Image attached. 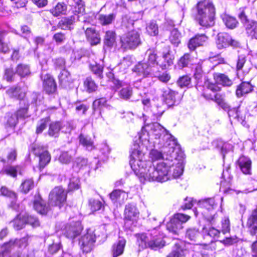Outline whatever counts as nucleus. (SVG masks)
Instances as JSON below:
<instances>
[{
  "label": "nucleus",
  "instance_id": "6e6552de",
  "mask_svg": "<svg viewBox=\"0 0 257 257\" xmlns=\"http://www.w3.org/2000/svg\"><path fill=\"white\" fill-rule=\"evenodd\" d=\"M133 72L138 76L147 77L153 74L155 72V69L148 63L140 62L134 67Z\"/></svg>",
  "mask_w": 257,
  "mask_h": 257
},
{
  "label": "nucleus",
  "instance_id": "4d7b16f0",
  "mask_svg": "<svg viewBox=\"0 0 257 257\" xmlns=\"http://www.w3.org/2000/svg\"><path fill=\"white\" fill-rule=\"evenodd\" d=\"M90 69L92 73L99 78H102L103 67L96 63L90 65Z\"/></svg>",
  "mask_w": 257,
  "mask_h": 257
},
{
  "label": "nucleus",
  "instance_id": "e433bc0d",
  "mask_svg": "<svg viewBox=\"0 0 257 257\" xmlns=\"http://www.w3.org/2000/svg\"><path fill=\"white\" fill-rule=\"evenodd\" d=\"M167 257H185L184 251L179 242L175 243L171 252Z\"/></svg>",
  "mask_w": 257,
  "mask_h": 257
},
{
  "label": "nucleus",
  "instance_id": "cd10ccee",
  "mask_svg": "<svg viewBox=\"0 0 257 257\" xmlns=\"http://www.w3.org/2000/svg\"><path fill=\"white\" fill-rule=\"evenodd\" d=\"M20 104L24 105L23 107L20 108L16 112V115L18 119H25L30 116L28 114L29 104L27 101L23 100L20 101Z\"/></svg>",
  "mask_w": 257,
  "mask_h": 257
},
{
  "label": "nucleus",
  "instance_id": "13d9d810",
  "mask_svg": "<svg viewBox=\"0 0 257 257\" xmlns=\"http://www.w3.org/2000/svg\"><path fill=\"white\" fill-rule=\"evenodd\" d=\"M107 100L105 98L102 97L95 100L92 104L93 109L95 111L100 109L106 105Z\"/></svg>",
  "mask_w": 257,
  "mask_h": 257
},
{
  "label": "nucleus",
  "instance_id": "680f3d73",
  "mask_svg": "<svg viewBox=\"0 0 257 257\" xmlns=\"http://www.w3.org/2000/svg\"><path fill=\"white\" fill-rule=\"evenodd\" d=\"M203 233L205 235L214 238L219 236L220 231L214 227L209 228L208 229L205 227H204L203 228Z\"/></svg>",
  "mask_w": 257,
  "mask_h": 257
},
{
  "label": "nucleus",
  "instance_id": "4be33fe9",
  "mask_svg": "<svg viewBox=\"0 0 257 257\" xmlns=\"http://www.w3.org/2000/svg\"><path fill=\"white\" fill-rule=\"evenodd\" d=\"M167 229L174 234H178L180 231L183 228L181 223L178 222L176 219L172 218L166 225Z\"/></svg>",
  "mask_w": 257,
  "mask_h": 257
},
{
  "label": "nucleus",
  "instance_id": "0e129e2a",
  "mask_svg": "<svg viewBox=\"0 0 257 257\" xmlns=\"http://www.w3.org/2000/svg\"><path fill=\"white\" fill-rule=\"evenodd\" d=\"M230 231V221L228 217H224L221 221V231L224 234Z\"/></svg>",
  "mask_w": 257,
  "mask_h": 257
},
{
  "label": "nucleus",
  "instance_id": "774afa93",
  "mask_svg": "<svg viewBox=\"0 0 257 257\" xmlns=\"http://www.w3.org/2000/svg\"><path fill=\"white\" fill-rule=\"evenodd\" d=\"M0 191L1 194L4 196H7L12 199H16L17 198L16 194L5 186L2 187Z\"/></svg>",
  "mask_w": 257,
  "mask_h": 257
},
{
  "label": "nucleus",
  "instance_id": "338daca9",
  "mask_svg": "<svg viewBox=\"0 0 257 257\" xmlns=\"http://www.w3.org/2000/svg\"><path fill=\"white\" fill-rule=\"evenodd\" d=\"M72 159V154H69L67 152L62 153L59 157V160L63 164L69 163Z\"/></svg>",
  "mask_w": 257,
  "mask_h": 257
},
{
  "label": "nucleus",
  "instance_id": "ddd939ff",
  "mask_svg": "<svg viewBox=\"0 0 257 257\" xmlns=\"http://www.w3.org/2000/svg\"><path fill=\"white\" fill-rule=\"evenodd\" d=\"M42 79L45 91L48 94L54 93L56 89V85L53 78L49 74H46L42 76Z\"/></svg>",
  "mask_w": 257,
  "mask_h": 257
},
{
  "label": "nucleus",
  "instance_id": "de8ad7c7",
  "mask_svg": "<svg viewBox=\"0 0 257 257\" xmlns=\"http://www.w3.org/2000/svg\"><path fill=\"white\" fill-rule=\"evenodd\" d=\"M84 85L86 91L89 93L95 91L97 88V86L91 77H88L85 79Z\"/></svg>",
  "mask_w": 257,
  "mask_h": 257
},
{
  "label": "nucleus",
  "instance_id": "39448f33",
  "mask_svg": "<svg viewBox=\"0 0 257 257\" xmlns=\"http://www.w3.org/2000/svg\"><path fill=\"white\" fill-rule=\"evenodd\" d=\"M173 151L170 158L173 159V166H171V178H177L181 176L184 171V154L180 153V156H177V152L175 151L173 147H172Z\"/></svg>",
  "mask_w": 257,
  "mask_h": 257
},
{
  "label": "nucleus",
  "instance_id": "412c9836",
  "mask_svg": "<svg viewBox=\"0 0 257 257\" xmlns=\"http://www.w3.org/2000/svg\"><path fill=\"white\" fill-rule=\"evenodd\" d=\"M6 93L11 98L19 99L21 101L24 100V98L25 96V93L17 86L11 87L7 90Z\"/></svg>",
  "mask_w": 257,
  "mask_h": 257
},
{
  "label": "nucleus",
  "instance_id": "4c0bfd02",
  "mask_svg": "<svg viewBox=\"0 0 257 257\" xmlns=\"http://www.w3.org/2000/svg\"><path fill=\"white\" fill-rule=\"evenodd\" d=\"M75 18L73 17L64 18L61 20L58 24V27L62 30H71Z\"/></svg>",
  "mask_w": 257,
  "mask_h": 257
},
{
  "label": "nucleus",
  "instance_id": "473e14b6",
  "mask_svg": "<svg viewBox=\"0 0 257 257\" xmlns=\"http://www.w3.org/2000/svg\"><path fill=\"white\" fill-rule=\"evenodd\" d=\"M58 78L60 84L64 87H66L68 85L71 81L70 73L65 69H63L60 72L58 76Z\"/></svg>",
  "mask_w": 257,
  "mask_h": 257
},
{
  "label": "nucleus",
  "instance_id": "9b49d317",
  "mask_svg": "<svg viewBox=\"0 0 257 257\" xmlns=\"http://www.w3.org/2000/svg\"><path fill=\"white\" fill-rule=\"evenodd\" d=\"M70 6L73 7L75 13L79 14L77 17L80 22L86 23L87 16L84 14L85 11L84 5L82 0H70Z\"/></svg>",
  "mask_w": 257,
  "mask_h": 257
},
{
  "label": "nucleus",
  "instance_id": "c03bdc74",
  "mask_svg": "<svg viewBox=\"0 0 257 257\" xmlns=\"http://www.w3.org/2000/svg\"><path fill=\"white\" fill-rule=\"evenodd\" d=\"M192 61V58L190 53H185L181 57L178 62V65L180 68L187 67Z\"/></svg>",
  "mask_w": 257,
  "mask_h": 257
},
{
  "label": "nucleus",
  "instance_id": "c756f323",
  "mask_svg": "<svg viewBox=\"0 0 257 257\" xmlns=\"http://www.w3.org/2000/svg\"><path fill=\"white\" fill-rule=\"evenodd\" d=\"M245 27L247 35L252 38L257 39V22L251 21L247 23Z\"/></svg>",
  "mask_w": 257,
  "mask_h": 257
},
{
  "label": "nucleus",
  "instance_id": "0eeeda50",
  "mask_svg": "<svg viewBox=\"0 0 257 257\" xmlns=\"http://www.w3.org/2000/svg\"><path fill=\"white\" fill-rule=\"evenodd\" d=\"M122 46L125 48L135 49L141 44L140 34L136 30H132L121 38Z\"/></svg>",
  "mask_w": 257,
  "mask_h": 257
},
{
  "label": "nucleus",
  "instance_id": "f3484780",
  "mask_svg": "<svg viewBox=\"0 0 257 257\" xmlns=\"http://www.w3.org/2000/svg\"><path fill=\"white\" fill-rule=\"evenodd\" d=\"M85 35L88 41L91 45H96L100 42L99 35L96 31L91 28H87L85 30Z\"/></svg>",
  "mask_w": 257,
  "mask_h": 257
},
{
  "label": "nucleus",
  "instance_id": "f704fd0d",
  "mask_svg": "<svg viewBox=\"0 0 257 257\" xmlns=\"http://www.w3.org/2000/svg\"><path fill=\"white\" fill-rule=\"evenodd\" d=\"M26 220L25 215L22 213L19 214L11 222L13 226L16 230H20L23 228L26 224Z\"/></svg>",
  "mask_w": 257,
  "mask_h": 257
},
{
  "label": "nucleus",
  "instance_id": "a878e982",
  "mask_svg": "<svg viewBox=\"0 0 257 257\" xmlns=\"http://www.w3.org/2000/svg\"><path fill=\"white\" fill-rule=\"evenodd\" d=\"M125 245V240L123 238L119 239L117 243L114 244L112 248V257H117L121 255L123 252Z\"/></svg>",
  "mask_w": 257,
  "mask_h": 257
},
{
  "label": "nucleus",
  "instance_id": "ea45409f",
  "mask_svg": "<svg viewBox=\"0 0 257 257\" xmlns=\"http://www.w3.org/2000/svg\"><path fill=\"white\" fill-rule=\"evenodd\" d=\"M79 139L81 144L86 147L88 150L91 151L94 148L93 142L90 137L81 134L79 136Z\"/></svg>",
  "mask_w": 257,
  "mask_h": 257
},
{
  "label": "nucleus",
  "instance_id": "bb28decb",
  "mask_svg": "<svg viewBox=\"0 0 257 257\" xmlns=\"http://www.w3.org/2000/svg\"><path fill=\"white\" fill-rule=\"evenodd\" d=\"M34 207L38 212L41 214H46L49 210V208L46 205L44 201L40 197L34 200Z\"/></svg>",
  "mask_w": 257,
  "mask_h": 257
},
{
  "label": "nucleus",
  "instance_id": "79ce46f5",
  "mask_svg": "<svg viewBox=\"0 0 257 257\" xmlns=\"http://www.w3.org/2000/svg\"><path fill=\"white\" fill-rule=\"evenodd\" d=\"M222 109L226 110L229 108V105L226 102L225 96L220 93H216L215 94V99L214 100Z\"/></svg>",
  "mask_w": 257,
  "mask_h": 257
},
{
  "label": "nucleus",
  "instance_id": "3c124183",
  "mask_svg": "<svg viewBox=\"0 0 257 257\" xmlns=\"http://www.w3.org/2000/svg\"><path fill=\"white\" fill-rule=\"evenodd\" d=\"M199 202L202 207L205 208L208 210L213 209L216 206L214 199L213 198L205 199Z\"/></svg>",
  "mask_w": 257,
  "mask_h": 257
},
{
  "label": "nucleus",
  "instance_id": "864d4df0",
  "mask_svg": "<svg viewBox=\"0 0 257 257\" xmlns=\"http://www.w3.org/2000/svg\"><path fill=\"white\" fill-rule=\"evenodd\" d=\"M34 187V182L31 179L25 180L20 186L21 190L25 193L28 192Z\"/></svg>",
  "mask_w": 257,
  "mask_h": 257
},
{
  "label": "nucleus",
  "instance_id": "9d476101",
  "mask_svg": "<svg viewBox=\"0 0 257 257\" xmlns=\"http://www.w3.org/2000/svg\"><path fill=\"white\" fill-rule=\"evenodd\" d=\"M95 241V237L93 233H87L82 237L79 243L83 251L87 253L92 250Z\"/></svg>",
  "mask_w": 257,
  "mask_h": 257
},
{
  "label": "nucleus",
  "instance_id": "393cba45",
  "mask_svg": "<svg viewBox=\"0 0 257 257\" xmlns=\"http://www.w3.org/2000/svg\"><path fill=\"white\" fill-rule=\"evenodd\" d=\"M124 214L125 217L127 219L136 220L138 217L139 212L134 205L129 204L125 206Z\"/></svg>",
  "mask_w": 257,
  "mask_h": 257
},
{
  "label": "nucleus",
  "instance_id": "a19ab883",
  "mask_svg": "<svg viewBox=\"0 0 257 257\" xmlns=\"http://www.w3.org/2000/svg\"><path fill=\"white\" fill-rule=\"evenodd\" d=\"M16 242L17 240L15 239H11L8 242H5L1 247L3 254L10 252L17 247Z\"/></svg>",
  "mask_w": 257,
  "mask_h": 257
},
{
  "label": "nucleus",
  "instance_id": "c85d7f7f",
  "mask_svg": "<svg viewBox=\"0 0 257 257\" xmlns=\"http://www.w3.org/2000/svg\"><path fill=\"white\" fill-rule=\"evenodd\" d=\"M67 7L64 3H59L54 7L50 10V13L55 17H58L66 14Z\"/></svg>",
  "mask_w": 257,
  "mask_h": 257
},
{
  "label": "nucleus",
  "instance_id": "603ef678",
  "mask_svg": "<svg viewBox=\"0 0 257 257\" xmlns=\"http://www.w3.org/2000/svg\"><path fill=\"white\" fill-rule=\"evenodd\" d=\"M132 94V88L128 86L122 88L118 92L119 97L124 100L130 99Z\"/></svg>",
  "mask_w": 257,
  "mask_h": 257
},
{
  "label": "nucleus",
  "instance_id": "a18cd8bd",
  "mask_svg": "<svg viewBox=\"0 0 257 257\" xmlns=\"http://www.w3.org/2000/svg\"><path fill=\"white\" fill-rule=\"evenodd\" d=\"M6 34L5 31L0 30V52L3 53H7L10 51L8 45L4 42Z\"/></svg>",
  "mask_w": 257,
  "mask_h": 257
},
{
  "label": "nucleus",
  "instance_id": "052dcab7",
  "mask_svg": "<svg viewBox=\"0 0 257 257\" xmlns=\"http://www.w3.org/2000/svg\"><path fill=\"white\" fill-rule=\"evenodd\" d=\"M50 121L49 117H46L41 119L38 123L36 128V133L40 134L45 130Z\"/></svg>",
  "mask_w": 257,
  "mask_h": 257
},
{
  "label": "nucleus",
  "instance_id": "09e8293b",
  "mask_svg": "<svg viewBox=\"0 0 257 257\" xmlns=\"http://www.w3.org/2000/svg\"><path fill=\"white\" fill-rule=\"evenodd\" d=\"M39 158L40 169H43L50 162L51 160V157L48 152L43 153Z\"/></svg>",
  "mask_w": 257,
  "mask_h": 257
},
{
  "label": "nucleus",
  "instance_id": "7ed1b4c3",
  "mask_svg": "<svg viewBox=\"0 0 257 257\" xmlns=\"http://www.w3.org/2000/svg\"><path fill=\"white\" fill-rule=\"evenodd\" d=\"M150 235L151 238L148 242H147L148 237L145 233L136 235L137 238L138 244L142 248L149 247L152 249L156 250L165 245V242L163 239V234L158 232L156 227L151 230Z\"/></svg>",
  "mask_w": 257,
  "mask_h": 257
},
{
  "label": "nucleus",
  "instance_id": "6e6d98bb",
  "mask_svg": "<svg viewBox=\"0 0 257 257\" xmlns=\"http://www.w3.org/2000/svg\"><path fill=\"white\" fill-rule=\"evenodd\" d=\"M19 170V166H9L4 168L2 170V172L13 177H15L17 176V173Z\"/></svg>",
  "mask_w": 257,
  "mask_h": 257
},
{
  "label": "nucleus",
  "instance_id": "2f4dec72",
  "mask_svg": "<svg viewBox=\"0 0 257 257\" xmlns=\"http://www.w3.org/2000/svg\"><path fill=\"white\" fill-rule=\"evenodd\" d=\"M221 18L224 24L228 28L233 29L236 27L238 23L235 18L226 14H222Z\"/></svg>",
  "mask_w": 257,
  "mask_h": 257
},
{
  "label": "nucleus",
  "instance_id": "5fc2aeb1",
  "mask_svg": "<svg viewBox=\"0 0 257 257\" xmlns=\"http://www.w3.org/2000/svg\"><path fill=\"white\" fill-rule=\"evenodd\" d=\"M16 71H15L12 68H7L5 70L4 78L8 82H12L14 81Z\"/></svg>",
  "mask_w": 257,
  "mask_h": 257
},
{
  "label": "nucleus",
  "instance_id": "f03ea898",
  "mask_svg": "<svg viewBox=\"0 0 257 257\" xmlns=\"http://www.w3.org/2000/svg\"><path fill=\"white\" fill-rule=\"evenodd\" d=\"M215 14L214 7L210 1L205 0L198 3L196 20L200 26L205 28L213 26Z\"/></svg>",
  "mask_w": 257,
  "mask_h": 257
},
{
  "label": "nucleus",
  "instance_id": "2eb2a0df",
  "mask_svg": "<svg viewBox=\"0 0 257 257\" xmlns=\"http://www.w3.org/2000/svg\"><path fill=\"white\" fill-rule=\"evenodd\" d=\"M109 196L113 202H118L119 204L123 203L128 197L127 193L120 189L114 190L109 194Z\"/></svg>",
  "mask_w": 257,
  "mask_h": 257
},
{
  "label": "nucleus",
  "instance_id": "5701e85b",
  "mask_svg": "<svg viewBox=\"0 0 257 257\" xmlns=\"http://www.w3.org/2000/svg\"><path fill=\"white\" fill-rule=\"evenodd\" d=\"M252 90V86L249 82H243L239 85L236 90L237 97H241L244 94L250 92Z\"/></svg>",
  "mask_w": 257,
  "mask_h": 257
},
{
  "label": "nucleus",
  "instance_id": "423d86ee",
  "mask_svg": "<svg viewBox=\"0 0 257 257\" xmlns=\"http://www.w3.org/2000/svg\"><path fill=\"white\" fill-rule=\"evenodd\" d=\"M67 197L66 191L61 187L54 188L49 194V203L59 208L65 203Z\"/></svg>",
  "mask_w": 257,
  "mask_h": 257
},
{
  "label": "nucleus",
  "instance_id": "bf43d9fd",
  "mask_svg": "<svg viewBox=\"0 0 257 257\" xmlns=\"http://www.w3.org/2000/svg\"><path fill=\"white\" fill-rule=\"evenodd\" d=\"M230 168L227 167L226 170H224L222 173V177L223 178L224 181H221L220 183L221 187L225 186V183L227 182L228 183V188H229V184H230L232 179V176L230 174L229 172Z\"/></svg>",
  "mask_w": 257,
  "mask_h": 257
},
{
  "label": "nucleus",
  "instance_id": "20e7f679",
  "mask_svg": "<svg viewBox=\"0 0 257 257\" xmlns=\"http://www.w3.org/2000/svg\"><path fill=\"white\" fill-rule=\"evenodd\" d=\"M146 54L148 55V60L149 63V65L154 69L155 66L158 64L163 70L168 69L172 65L175 58L174 55L172 53V51L170 50V46L166 47L164 50L162 55L163 61L160 62V63L156 61L157 53L156 50L154 49H149L147 51Z\"/></svg>",
  "mask_w": 257,
  "mask_h": 257
},
{
  "label": "nucleus",
  "instance_id": "c9c22d12",
  "mask_svg": "<svg viewBox=\"0 0 257 257\" xmlns=\"http://www.w3.org/2000/svg\"><path fill=\"white\" fill-rule=\"evenodd\" d=\"M176 93L168 89L164 92L163 96L166 103L169 106H171L175 105Z\"/></svg>",
  "mask_w": 257,
  "mask_h": 257
},
{
  "label": "nucleus",
  "instance_id": "49530a36",
  "mask_svg": "<svg viewBox=\"0 0 257 257\" xmlns=\"http://www.w3.org/2000/svg\"><path fill=\"white\" fill-rule=\"evenodd\" d=\"M146 30L150 36H155L159 33L158 26L155 21H151L147 25Z\"/></svg>",
  "mask_w": 257,
  "mask_h": 257
},
{
  "label": "nucleus",
  "instance_id": "e2e57ef3",
  "mask_svg": "<svg viewBox=\"0 0 257 257\" xmlns=\"http://www.w3.org/2000/svg\"><path fill=\"white\" fill-rule=\"evenodd\" d=\"M89 204L90 209L92 211L99 210L103 206L102 202L98 200L91 199L89 201Z\"/></svg>",
  "mask_w": 257,
  "mask_h": 257
},
{
  "label": "nucleus",
  "instance_id": "7c9ffc66",
  "mask_svg": "<svg viewBox=\"0 0 257 257\" xmlns=\"http://www.w3.org/2000/svg\"><path fill=\"white\" fill-rule=\"evenodd\" d=\"M61 122L59 121L52 122L49 125L48 135L51 137H57L61 129H63Z\"/></svg>",
  "mask_w": 257,
  "mask_h": 257
},
{
  "label": "nucleus",
  "instance_id": "1a4fd4ad",
  "mask_svg": "<svg viewBox=\"0 0 257 257\" xmlns=\"http://www.w3.org/2000/svg\"><path fill=\"white\" fill-rule=\"evenodd\" d=\"M82 230V227L81 222L76 221L66 226L64 234L67 238L73 239L80 234Z\"/></svg>",
  "mask_w": 257,
  "mask_h": 257
},
{
  "label": "nucleus",
  "instance_id": "f257e3e1",
  "mask_svg": "<svg viewBox=\"0 0 257 257\" xmlns=\"http://www.w3.org/2000/svg\"><path fill=\"white\" fill-rule=\"evenodd\" d=\"M173 161L171 158H167L155 166L151 161L146 160L141 146L135 144L132 148L130 163L135 173L145 180L163 182L171 179V166L174 164Z\"/></svg>",
  "mask_w": 257,
  "mask_h": 257
},
{
  "label": "nucleus",
  "instance_id": "4468645a",
  "mask_svg": "<svg viewBox=\"0 0 257 257\" xmlns=\"http://www.w3.org/2000/svg\"><path fill=\"white\" fill-rule=\"evenodd\" d=\"M246 226L252 235L257 236V210H254L249 216Z\"/></svg>",
  "mask_w": 257,
  "mask_h": 257
},
{
  "label": "nucleus",
  "instance_id": "f8f14e48",
  "mask_svg": "<svg viewBox=\"0 0 257 257\" xmlns=\"http://www.w3.org/2000/svg\"><path fill=\"white\" fill-rule=\"evenodd\" d=\"M207 39L208 37L204 34L196 35L189 40L188 47L190 50L194 51L197 47L203 46Z\"/></svg>",
  "mask_w": 257,
  "mask_h": 257
},
{
  "label": "nucleus",
  "instance_id": "37998d69",
  "mask_svg": "<svg viewBox=\"0 0 257 257\" xmlns=\"http://www.w3.org/2000/svg\"><path fill=\"white\" fill-rule=\"evenodd\" d=\"M181 34L178 31L174 29L171 32L169 37V40L172 44L174 46L177 47L181 42Z\"/></svg>",
  "mask_w": 257,
  "mask_h": 257
},
{
  "label": "nucleus",
  "instance_id": "aec40b11",
  "mask_svg": "<svg viewBox=\"0 0 257 257\" xmlns=\"http://www.w3.org/2000/svg\"><path fill=\"white\" fill-rule=\"evenodd\" d=\"M213 78L217 83L223 86L229 87L233 83L232 81L224 74L215 73L213 74Z\"/></svg>",
  "mask_w": 257,
  "mask_h": 257
},
{
  "label": "nucleus",
  "instance_id": "a211bd4d",
  "mask_svg": "<svg viewBox=\"0 0 257 257\" xmlns=\"http://www.w3.org/2000/svg\"><path fill=\"white\" fill-rule=\"evenodd\" d=\"M116 16L113 13L109 14H98L96 19L98 23L102 26L110 25L114 21Z\"/></svg>",
  "mask_w": 257,
  "mask_h": 257
},
{
  "label": "nucleus",
  "instance_id": "b1692460",
  "mask_svg": "<svg viewBox=\"0 0 257 257\" xmlns=\"http://www.w3.org/2000/svg\"><path fill=\"white\" fill-rule=\"evenodd\" d=\"M151 128L153 133L156 136V138L160 139L168 134V131L157 122L153 123L151 125Z\"/></svg>",
  "mask_w": 257,
  "mask_h": 257
},
{
  "label": "nucleus",
  "instance_id": "6ab92c4d",
  "mask_svg": "<svg viewBox=\"0 0 257 257\" xmlns=\"http://www.w3.org/2000/svg\"><path fill=\"white\" fill-rule=\"evenodd\" d=\"M231 41V36L227 33H219L217 35L216 41L217 46L219 49L226 48L229 46V41Z\"/></svg>",
  "mask_w": 257,
  "mask_h": 257
},
{
  "label": "nucleus",
  "instance_id": "58836bf2",
  "mask_svg": "<svg viewBox=\"0 0 257 257\" xmlns=\"http://www.w3.org/2000/svg\"><path fill=\"white\" fill-rule=\"evenodd\" d=\"M31 73L30 67L28 65L20 64L16 67V74L21 78L29 76Z\"/></svg>",
  "mask_w": 257,
  "mask_h": 257
},
{
  "label": "nucleus",
  "instance_id": "8fccbe9b",
  "mask_svg": "<svg viewBox=\"0 0 257 257\" xmlns=\"http://www.w3.org/2000/svg\"><path fill=\"white\" fill-rule=\"evenodd\" d=\"M228 110V114L230 119L236 120L238 122H242L244 120V117L240 116L238 108H233Z\"/></svg>",
  "mask_w": 257,
  "mask_h": 257
},
{
  "label": "nucleus",
  "instance_id": "69168bd1",
  "mask_svg": "<svg viewBox=\"0 0 257 257\" xmlns=\"http://www.w3.org/2000/svg\"><path fill=\"white\" fill-rule=\"evenodd\" d=\"M249 11V9L245 8L241 10L240 13L238 14V17L242 23L244 24V26L247 23L250 22L249 21L247 13Z\"/></svg>",
  "mask_w": 257,
  "mask_h": 257
},
{
  "label": "nucleus",
  "instance_id": "72a5a7b5",
  "mask_svg": "<svg viewBox=\"0 0 257 257\" xmlns=\"http://www.w3.org/2000/svg\"><path fill=\"white\" fill-rule=\"evenodd\" d=\"M116 35L113 31H107L106 32L104 38V45L108 47H112L115 43Z\"/></svg>",
  "mask_w": 257,
  "mask_h": 257
},
{
  "label": "nucleus",
  "instance_id": "dca6fc26",
  "mask_svg": "<svg viewBox=\"0 0 257 257\" xmlns=\"http://www.w3.org/2000/svg\"><path fill=\"white\" fill-rule=\"evenodd\" d=\"M238 164L243 173L250 174L251 161L249 158L245 156L240 157L238 160Z\"/></svg>",
  "mask_w": 257,
  "mask_h": 257
}]
</instances>
